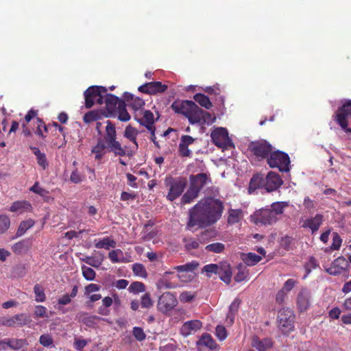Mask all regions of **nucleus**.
<instances>
[{"mask_svg": "<svg viewBox=\"0 0 351 351\" xmlns=\"http://www.w3.org/2000/svg\"><path fill=\"white\" fill-rule=\"evenodd\" d=\"M223 210L222 202L216 199L208 198L199 202L189 210L188 229L194 226H207L215 223L221 216Z\"/></svg>", "mask_w": 351, "mask_h": 351, "instance_id": "f257e3e1", "label": "nucleus"}, {"mask_svg": "<svg viewBox=\"0 0 351 351\" xmlns=\"http://www.w3.org/2000/svg\"><path fill=\"white\" fill-rule=\"evenodd\" d=\"M138 134V131L136 128L132 127L130 125H128L125 129L123 136L130 140L133 145L130 147L129 149H128L127 147H123L121 146V143L116 140L117 133L114 125L110 121H107L105 140L108 145L110 151L112 152L116 156H132L138 148V145L136 141Z\"/></svg>", "mask_w": 351, "mask_h": 351, "instance_id": "f03ea898", "label": "nucleus"}, {"mask_svg": "<svg viewBox=\"0 0 351 351\" xmlns=\"http://www.w3.org/2000/svg\"><path fill=\"white\" fill-rule=\"evenodd\" d=\"M171 108L175 112L184 115L192 125L199 121L201 108L193 101H176L171 104Z\"/></svg>", "mask_w": 351, "mask_h": 351, "instance_id": "7ed1b4c3", "label": "nucleus"}, {"mask_svg": "<svg viewBox=\"0 0 351 351\" xmlns=\"http://www.w3.org/2000/svg\"><path fill=\"white\" fill-rule=\"evenodd\" d=\"M351 119V100H344L335 114V120L346 132H351L348 127Z\"/></svg>", "mask_w": 351, "mask_h": 351, "instance_id": "20e7f679", "label": "nucleus"}, {"mask_svg": "<svg viewBox=\"0 0 351 351\" xmlns=\"http://www.w3.org/2000/svg\"><path fill=\"white\" fill-rule=\"evenodd\" d=\"M107 89L104 86H90L84 92L85 106L90 108L94 104H104V95Z\"/></svg>", "mask_w": 351, "mask_h": 351, "instance_id": "39448f33", "label": "nucleus"}, {"mask_svg": "<svg viewBox=\"0 0 351 351\" xmlns=\"http://www.w3.org/2000/svg\"><path fill=\"white\" fill-rule=\"evenodd\" d=\"M267 163L271 168H278L280 171H289L290 160L288 154L283 152H271Z\"/></svg>", "mask_w": 351, "mask_h": 351, "instance_id": "423d86ee", "label": "nucleus"}, {"mask_svg": "<svg viewBox=\"0 0 351 351\" xmlns=\"http://www.w3.org/2000/svg\"><path fill=\"white\" fill-rule=\"evenodd\" d=\"M184 275L176 274L173 271L165 272L157 282V287L160 289H172L180 287L178 280L184 281Z\"/></svg>", "mask_w": 351, "mask_h": 351, "instance_id": "0eeeda50", "label": "nucleus"}, {"mask_svg": "<svg viewBox=\"0 0 351 351\" xmlns=\"http://www.w3.org/2000/svg\"><path fill=\"white\" fill-rule=\"evenodd\" d=\"M251 221L257 226L271 225L277 221L269 208H261L250 216Z\"/></svg>", "mask_w": 351, "mask_h": 351, "instance_id": "6e6552de", "label": "nucleus"}, {"mask_svg": "<svg viewBox=\"0 0 351 351\" xmlns=\"http://www.w3.org/2000/svg\"><path fill=\"white\" fill-rule=\"evenodd\" d=\"M211 138L213 143L220 148L227 149L233 145L225 128H217L211 132Z\"/></svg>", "mask_w": 351, "mask_h": 351, "instance_id": "1a4fd4ad", "label": "nucleus"}, {"mask_svg": "<svg viewBox=\"0 0 351 351\" xmlns=\"http://www.w3.org/2000/svg\"><path fill=\"white\" fill-rule=\"evenodd\" d=\"M278 318V327L283 332H288L293 329L294 315L291 309H280Z\"/></svg>", "mask_w": 351, "mask_h": 351, "instance_id": "9d476101", "label": "nucleus"}, {"mask_svg": "<svg viewBox=\"0 0 351 351\" xmlns=\"http://www.w3.org/2000/svg\"><path fill=\"white\" fill-rule=\"evenodd\" d=\"M166 182L167 185L169 186V191L167 198L171 202L180 196L186 185V181L182 178L167 180Z\"/></svg>", "mask_w": 351, "mask_h": 351, "instance_id": "9b49d317", "label": "nucleus"}, {"mask_svg": "<svg viewBox=\"0 0 351 351\" xmlns=\"http://www.w3.org/2000/svg\"><path fill=\"white\" fill-rule=\"evenodd\" d=\"M176 296L170 292H165L159 298L158 309L162 313L167 314L177 305Z\"/></svg>", "mask_w": 351, "mask_h": 351, "instance_id": "f8f14e48", "label": "nucleus"}, {"mask_svg": "<svg viewBox=\"0 0 351 351\" xmlns=\"http://www.w3.org/2000/svg\"><path fill=\"white\" fill-rule=\"evenodd\" d=\"M32 322L30 317L25 313L15 315L10 317L0 318V324L10 327L23 326Z\"/></svg>", "mask_w": 351, "mask_h": 351, "instance_id": "ddd939ff", "label": "nucleus"}, {"mask_svg": "<svg viewBox=\"0 0 351 351\" xmlns=\"http://www.w3.org/2000/svg\"><path fill=\"white\" fill-rule=\"evenodd\" d=\"M250 151L258 158H264L272 151V147L265 141L252 142L249 145Z\"/></svg>", "mask_w": 351, "mask_h": 351, "instance_id": "4468645a", "label": "nucleus"}, {"mask_svg": "<svg viewBox=\"0 0 351 351\" xmlns=\"http://www.w3.org/2000/svg\"><path fill=\"white\" fill-rule=\"evenodd\" d=\"M210 233L208 231H204L197 238L186 237L183 239L184 247L186 250L191 251L199 248L200 245L207 242Z\"/></svg>", "mask_w": 351, "mask_h": 351, "instance_id": "2eb2a0df", "label": "nucleus"}, {"mask_svg": "<svg viewBox=\"0 0 351 351\" xmlns=\"http://www.w3.org/2000/svg\"><path fill=\"white\" fill-rule=\"evenodd\" d=\"M348 268V261L343 256L336 258L331 265L326 269V271L333 276H337L346 271Z\"/></svg>", "mask_w": 351, "mask_h": 351, "instance_id": "dca6fc26", "label": "nucleus"}, {"mask_svg": "<svg viewBox=\"0 0 351 351\" xmlns=\"http://www.w3.org/2000/svg\"><path fill=\"white\" fill-rule=\"evenodd\" d=\"M167 88V86L160 82H152L145 83L138 87L140 92L150 95H155L158 93H163Z\"/></svg>", "mask_w": 351, "mask_h": 351, "instance_id": "f3484780", "label": "nucleus"}, {"mask_svg": "<svg viewBox=\"0 0 351 351\" xmlns=\"http://www.w3.org/2000/svg\"><path fill=\"white\" fill-rule=\"evenodd\" d=\"M282 183L283 181L278 173L270 171L265 178V189L268 192L274 191L278 189Z\"/></svg>", "mask_w": 351, "mask_h": 351, "instance_id": "a211bd4d", "label": "nucleus"}, {"mask_svg": "<svg viewBox=\"0 0 351 351\" xmlns=\"http://www.w3.org/2000/svg\"><path fill=\"white\" fill-rule=\"evenodd\" d=\"M322 223L323 215L321 214H317L313 217H309L304 220L302 227L304 228H309L313 234L319 230Z\"/></svg>", "mask_w": 351, "mask_h": 351, "instance_id": "6ab92c4d", "label": "nucleus"}, {"mask_svg": "<svg viewBox=\"0 0 351 351\" xmlns=\"http://www.w3.org/2000/svg\"><path fill=\"white\" fill-rule=\"evenodd\" d=\"M121 102H124L119 97L112 94H108L106 92L104 95V103L106 104V108L110 113L116 112L117 108L119 107Z\"/></svg>", "mask_w": 351, "mask_h": 351, "instance_id": "aec40b11", "label": "nucleus"}, {"mask_svg": "<svg viewBox=\"0 0 351 351\" xmlns=\"http://www.w3.org/2000/svg\"><path fill=\"white\" fill-rule=\"evenodd\" d=\"M202 326L201 322L197 319L186 322L180 328V333L187 337L200 329Z\"/></svg>", "mask_w": 351, "mask_h": 351, "instance_id": "412c9836", "label": "nucleus"}, {"mask_svg": "<svg viewBox=\"0 0 351 351\" xmlns=\"http://www.w3.org/2000/svg\"><path fill=\"white\" fill-rule=\"evenodd\" d=\"M297 306L300 311H306L310 306V293L306 289H302L298 293Z\"/></svg>", "mask_w": 351, "mask_h": 351, "instance_id": "4be33fe9", "label": "nucleus"}, {"mask_svg": "<svg viewBox=\"0 0 351 351\" xmlns=\"http://www.w3.org/2000/svg\"><path fill=\"white\" fill-rule=\"evenodd\" d=\"M190 180L191 186L197 189L199 192L204 185L210 182L206 173H199L196 176H193Z\"/></svg>", "mask_w": 351, "mask_h": 351, "instance_id": "5701e85b", "label": "nucleus"}, {"mask_svg": "<svg viewBox=\"0 0 351 351\" xmlns=\"http://www.w3.org/2000/svg\"><path fill=\"white\" fill-rule=\"evenodd\" d=\"M219 271H217V275L222 281L226 284H229L232 277V271L230 265L226 262H221L219 263Z\"/></svg>", "mask_w": 351, "mask_h": 351, "instance_id": "b1692460", "label": "nucleus"}, {"mask_svg": "<svg viewBox=\"0 0 351 351\" xmlns=\"http://www.w3.org/2000/svg\"><path fill=\"white\" fill-rule=\"evenodd\" d=\"M252 346L258 351H266L273 346V341L269 338L261 340L257 337H254L252 341Z\"/></svg>", "mask_w": 351, "mask_h": 351, "instance_id": "393cba45", "label": "nucleus"}, {"mask_svg": "<svg viewBox=\"0 0 351 351\" xmlns=\"http://www.w3.org/2000/svg\"><path fill=\"white\" fill-rule=\"evenodd\" d=\"M124 99L129 102V106H131L134 111L141 110L145 105V101L142 99L134 97L131 93L127 92L124 93Z\"/></svg>", "mask_w": 351, "mask_h": 351, "instance_id": "a878e982", "label": "nucleus"}, {"mask_svg": "<svg viewBox=\"0 0 351 351\" xmlns=\"http://www.w3.org/2000/svg\"><path fill=\"white\" fill-rule=\"evenodd\" d=\"M32 246V242L29 239L21 240L12 246V250L16 254L27 253Z\"/></svg>", "mask_w": 351, "mask_h": 351, "instance_id": "bb28decb", "label": "nucleus"}, {"mask_svg": "<svg viewBox=\"0 0 351 351\" xmlns=\"http://www.w3.org/2000/svg\"><path fill=\"white\" fill-rule=\"evenodd\" d=\"M265 188V178L261 174L254 175L250 180L248 187L249 193H254L256 189Z\"/></svg>", "mask_w": 351, "mask_h": 351, "instance_id": "cd10ccee", "label": "nucleus"}, {"mask_svg": "<svg viewBox=\"0 0 351 351\" xmlns=\"http://www.w3.org/2000/svg\"><path fill=\"white\" fill-rule=\"evenodd\" d=\"M110 148L106 140H99L97 145L93 147L92 153L95 155V159L100 160L106 153V149Z\"/></svg>", "mask_w": 351, "mask_h": 351, "instance_id": "c85d7f7f", "label": "nucleus"}, {"mask_svg": "<svg viewBox=\"0 0 351 351\" xmlns=\"http://www.w3.org/2000/svg\"><path fill=\"white\" fill-rule=\"evenodd\" d=\"M241 304L240 300L236 298L230 305L229 312L227 314L226 323L228 325H232L234 320V317L239 310Z\"/></svg>", "mask_w": 351, "mask_h": 351, "instance_id": "c756f323", "label": "nucleus"}, {"mask_svg": "<svg viewBox=\"0 0 351 351\" xmlns=\"http://www.w3.org/2000/svg\"><path fill=\"white\" fill-rule=\"evenodd\" d=\"M241 259L247 266H253L262 260V256L253 252L243 253L241 254Z\"/></svg>", "mask_w": 351, "mask_h": 351, "instance_id": "7c9ffc66", "label": "nucleus"}, {"mask_svg": "<svg viewBox=\"0 0 351 351\" xmlns=\"http://www.w3.org/2000/svg\"><path fill=\"white\" fill-rule=\"evenodd\" d=\"M110 260L114 263H128L130 261L125 256L123 252L120 249L113 250L108 254Z\"/></svg>", "mask_w": 351, "mask_h": 351, "instance_id": "2f4dec72", "label": "nucleus"}, {"mask_svg": "<svg viewBox=\"0 0 351 351\" xmlns=\"http://www.w3.org/2000/svg\"><path fill=\"white\" fill-rule=\"evenodd\" d=\"M31 207V204L27 201H16L12 204L10 211L22 213L30 210Z\"/></svg>", "mask_w": 351, "mask_h": 351, "instance_id": "473e14b6", "label": "nucleus"}, {"mask_svg": "<svg viewBox=\"0 0 351 351\" xmlns=\"http://www.w3.org/2000/svg\"><path fill=\"white\" fill-rule=\"evenodd\" d=\"M94 243L95 247L98 249L109 250L110 248H114L116 246V242L109 237H105L99 240H95Z\"/></svg>", "mask_w": 351, "mask_h": 351, "instance_id": "72a5a7b5", "label": "nucleus"}, {"mask_svg": "<svg viewBox=\"0 0 351 351\" xmlns=\"http://www.w3.org/2000/svg\"><path fill=\"white\" fill-rule=\"evenodd\" d=\"M288 206L286 202H276L271 205L269 208L273 214L277 218V221L280 219V215L283 213L285 208Z\"/></svg>", "mask_w": 351, "mask_h": 351, "instance_id": "f704fd0d", "label": "nucleus"}, {"mask_svg": "<svg viewBox=\"0 0 351 351\" xmlns=\"http://www.w3.org/2000/svg\"><path fill=\"white\" fill-rule=\"evenodd\" d=\"M243 217V213L241 209H230L228 210V222L234 224L239 222Z\"/></svg>", "mask_w": 351, "mask_h": 351, "instance_id": "c9c22d12", "label": "nucleus"}, {"mask_svg": "<svg viewBox=\"0 0 351 351\" xmlns=\"http://www.w3.org/2000/svg\"><path fill=\"white\" fill-rule=\"evenodd\" d=\"M31 149L34 154L36 156L37 162L43 169H46L49 163L47 160L46 156L44 153H42L38 147H32Z\"/></svg>", "mask_w": 351, "mask_h": 351, "instance_id": "e433bc0d", "label": "nucleus"}, {"mask_svg": "<svg viewBox=\"0 0 351 351\" xmlns=\"http://www.w3.org/2000/svg\"><path fill=\"white\" fill-rule=\"evenodd\" d=\"M117 115L119 120L121 121L126 122L130 119V115L128 112L125 107V102H121L119 107L117 108L116 112H114Z\"/></svg>", "mask_w": 351, "mask_h": 351, "instance_id": "4c0bfd02", "label": "nucleus"}, {"mask_svg": "<svg viewBox=\"0 0 351 351\" xmlns=\"http://www.w3.org/2000/svg\"><path fill=\"white\" fill-rule=\"evenodd\" d=\"M34 221L31 219L21 221L17 229L16 237H20L23 236L27 230L34 226Z\"/></svg>", "mask_w": 351, "mask_h": 351, "instance_id": "58836bf2", "label": "nucleus"}, {"mask_svg": "<svg viewBox=\"0 0 351 351\" xmlns=\"http://www.w3.org/2000/svg\"><path fill=\"white\" fill-rule=\"evenodd\" d=\"M193 98L197 103L206 109H210L213 106L209 98L204 94L197 93L194 95Z\"/></svg>", "mask_w": 351, "mask_h": 351, "instance_id": "ea45409f", "label": "nucleus"}, {"mask_svg": "<svg viewBox=\"0 0 351 351\" xmlns=\"http://www.w3.org/2000/svg\"><path fill=\"white\" fill-rule=\"evenodd\" d=\"M198 265L199 264L197 262L192 261L184 265L176 266L173 267V269L176 270L179 273L192 272L197 268Z\"/></svg>", "mask_w": 351, "mask_h": 351, "instance_id": "a19ab883", "label": "nucleus"}, {"mask_svg": "<svg viewBox=\"0 0 351 351\" xmlns=\"http://www.w3.org/2000/svg\"><path fill=\"white\" fill-rule=\"evenodd\" d=\"M199 191L190 186L187 191L184 194L182 197V203L189 204L198 195Z\"/></svg>", "mask_w": 351, "mask_h": 351, "instance_id": "79ce46f5", "label": "nucleus"}, {"mask_svg": "<svg viewBox=\"0 0 351 351\" xmlns=\"http://www.w3.org/2000/svg\"><path fill=\"white\" fill-rule=\"evenodd\" d=\"M27 345V343L25 339L8 338V347L11 349L18 350Z\"/></svg>", "mask_w": 351, "mask_h": 351, "instance_id": "37998d69", "label": "nucleus"}, {"mask_svg": "<svg viewBox=\"0 0 351 351\" xmlns=\"http://www.w3.org/2000/svg\"><path fill=\"white\" fill-rule=\"evenodd\" d=\"M34 293L35 294V300L37 302H44L46 300V295L44 288L39 284L34 287Z\"/></svg>", "mask_w": 351, "mask_h": 351, "instance_id": "c03bdc74", "label": "nucleus"}, {"mask_svg": "<svg viewBox=\"0 0 351 351\" xmlns=\"http://www.w3.org/2000/svg\"><path fill=\"white\" fill-rule=\"evenodd\" d=\"M100 320H106L108 323H110L108 319H104L97 315L86 316L84 317L82 321L86 326L88 327H94Z\"/></svg>", "mask_w": 351, "mask_h": 351, "instance_id": "a18cd8bd", "label": "nucleus"}, {"mask_svg": "<svg viewBox=\"0 0 351 351\" xmlns=\"http://www.w3.org/2000/svg\"><path fill=\"white\" fill-rule=\"evenodd\" d=\"M10 226V219L6 215H0V234L5 233Z\"/></svg>", "mask_w": 351, "mask_h": 351, "instance_id": "49530a36", "label": "nucleus"}, {"mask_svg": "<svg viewBox=\"0 0 351 351\" xmlns=\"http://www.w3.org/2000/svg\"><path fill=\"white\" fill-rule=\"evenodd\" d=\"M219 263L217 264H208L205 265L202 268V273H206L208 277H210L212 274H215L217 275V271H219Z\"/></svg>", "mask_w": 351, "mask_h": 351, "instance_id": "de8ad7c7", "label": "nucleus"}, {"mask_svg": "<svg viewBox=\"0 0 351 351\" xmlns=\"http://www.w3.org/2000/svg\"><path fill=\"white\" fill-rule=\"evenodd\" d=\"M34 318H47V308L43 305H36L34 311Z\"/></svg>", "mask_w": 351, "mask_h": 351, "instance_id": "09e8293b", "label": "nucleus"}, {"mask_svg": "<svg viewBox=\"0 0 351 351\" xmlns=\"http://www.w3.org/2000/svg\"><path fill=\"white\" fill-rule=\"evenodd\" d=\"M201 113H199V121L197 122V123H201V124H204V123H212L215 121V117H213L212 115L209 113V112H207L204 110H203L202 108H201Z\"/></svg>", "mask_w": 351, "mask_h": 351, "instance_id": "8fccbe9b", "label": "nucleus"}, {"mask_svg": "<svg viewBox=\"0 0 351 351\" xmlns=\"http://www.w3.org/2000/svg\"><path fill=\"white\" fill-rule=\"evenodd\" d=\"M200 342L202 345L209 348L210 349H215L216 348V343L210 335H203L200 339Z\"/></svg>", "mask_w": 351, "mask_h": 351, "instance_id": "3c124183", "label": "nucleus"}, {"mask_svg": "<svg viewBox=\"0 0 351 351\" xmlns=\"http://www.w3.org/2000/svg\"><path fill=\"white\" fill-rule=\"evenodd\" d=\"M132 271L134 275L141 278H146L147 274L145 267L141 263H135L132 265Z\"/></svg>", "mask_w": 351, "mask_h": 351, "instance_id": "603ef678", "label": "nucleus"}, {"mask_svg": "<svg viewBox=\"0 0 351 351\" xmlns=\"http://www.w3.org/2000/svg\"><path fill=\"white\" fill-rule=\"evenodd\" d=\"M39 343L44 347H53V339L50 334H43L39 338Z\"/></svg>", "mask_w": 351, "mask_h": 351, "instance_id": "864d4df0", "label": "nucleus"}, {"mask_svg": "<svg viewBox=\"0 0 351 351\" xmlns=\"http://www.w3.org/2000/svg\"><path fill=\"white\" fill-rule=\"evenodd\" d=\"M82 271L86 280L91 281L95 279L96 274L92 268L84 265L82 267Z\"/></svg>", "mask_w": 351, "mask_h": 351, "instance_id": "5fc2aeb1", "label": "nucleus"}, {"mask_svg": "<svg viewBox=\"0 0 351 351\" xmlns=\"http://www.w3.org/2000/svg\"><path fill=\"white\" fill-rule=\"evenodd\" d=\"M128 290L134 294L142 293L145 291V285L143 282H134L130 285Z\"/></svg>", "mask_w": 351, "mask_h": 351, "instance_id": "6e6d98bb", "label": "nucleus"}, {"mask_svg": "<svg viewBox=\"0 0 351 351\" xmlns=\"http://www.w3.org/2000/svg\"><path fill=\"white\" fill-rule=\"evenodd\" d=\"M238 272L234 276V280L237 282H241L243 280H245L248 278V271L245 268H243L241 266H240L238 268Z\"/></svg>", "mask_w": 351, "mask_h": 351, "instance_id": "4d7b16f0", "label": "nucleus"}, {"mask_svg": "<svg viewBox=\"0 0 351 351\" xmlns=\"http://www.w3.org/2000/svg\"><path fill=\"white\" fill-rule=\"evenodd\" d=\"M224 245L221 243H214L206 246V250L214 253H220L224 250Z\"/></svg>", "mask_w": 351, "mask_h": 351, "instance_id": "13d9d810", "label": "nucleus"}, {"mask_svg": "<svg viewBox=\"0 0 351 351\" xmlns=\"http://www.w3.org/2000/svg\"><path fill=\"white\" fill-rule=\"evenodd\" d=\"M342 243V239L337 232L332 233V243L330 249L332 250H339Z\"/></svg>", "mask_w": 351, "mask_h": 351, "instance_id": "bf43d9fd", "label": "nucleus"}, {"mask_svg": "<svg viewBox=\"0 0 351 351\" xmlns=\"http://www.w3.org/2000/svg\"><path fill=\"white\" fill-rule=\"evenodd\" d=\"M154 304L149 293H147L141 297V306L142 308H149Z\"/></svg>", "mask_w": 351, "mask_h": 351, "instance_id": "052dcab7", "label": "nucleus"}, {"mask_svg": "<svg viewBox=\"0 0 351 351\" xmlns=\"http://www.w3.org/2000/svg\"><path fill=\"white\" fill-rule=\"evenodd\" d=\"M101 289V286L97 284L91 283L84 288V295H90L93 293L97 292Z\"/></svg>", "mask_w": 351, "mask_h": 351, "instance_id": "680f3d73", "label": "nucleus"}, {"mask_svg": "<svg viewBox=\"0 0 351 351\" xmlns=\"http://www.w3.org/2000/svg\"><path fill=\"white\" fill-rule=\"evenodd\" d=\"M215 334L220 341H223L227 337V331L224 326L219 325L216 327Z\"/></svg>", "mask_w": 351, "mask_h": 351, "instance_id": "e2e57ef3", "label": "nucleus"}, {"mask_svg": "<svg viewBox=\"0 0 351 351\" xmlns=\"http://www.w3.org/2000/svg\"><path fill=\"white\" fill-rule=\"evenodd\" d=\"M133 335L136 339L139 341H143L146 337V335L144 332L143 328L140 327L133 328Z\"/></svg>", "mask_w": 351, "mask_h": 351, "instance_id": "0e129e2a", "label": "nucleus"}, {"mask_svg": "<svg viewBox=\"0 0 351 351\" xmlns=\"http://www.w3.org/2000/svg\"><path fill=\"white\" fill-rule=\"evenodd\" d=\"M29 190L42 197L46 196L48 193L45 189L40 186L38 182H36Z\"/></svg>", "mask_w": 351, "mask_h": 351, "instance_id": "69168bd1", "label": "nucleus"}, {"mask_svg": "<svg viewBox=\"0 0 351 351\" xmlns=\"http://www.w3.org/2000/svg\"><path fill=\"white\" fill-rule=\"evenodd\" d=\"M303 205L308 210V212H311L315 208V203L313 200H312L309 197H306L304 199Z\"/></svg>", "mask_w": 351, "mask_h": 351, "instance_id": "338daca9", "label": "nucleus"}, {"mask_svg": "<svg viewBox=\"0 0 351 351\" xmlns=\"http://www.w3.org/2000/svg\"><path fill=\"white\" fill-rule=\"evenodd\" d=\"M70 180L75 184H78L82 181V176L77 169H75L72 171L70 176Z\"/></svg>", "mask_w": 351, "mask_h": 351, "instance_id": "774afa93", "label": "nucleus"}]
</instances>
